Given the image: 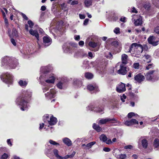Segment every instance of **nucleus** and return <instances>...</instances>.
I'll return each instance as SVG.
<instances>
[{
  "mask_svg": "<svg viewBox=\"0 0 159 159\" xmlns=\"http://www.w3.org/2000/svg\"><path fill=\"white\" fill-rule=\"evenodd\" d=\"M31 94V92L30 91L24 90L16 99V104L20 106V109L22 111L26 110L28 108L29 106L27 103L30 100Z\"/></svg>",
  "mask_w": 159,
  "mask_h": 159,
  "instance_id": "1",
  "label": "nucleus"
},
{
  "mask_svg": "<svg viewBox=\"0 0 159 159\" xmlns=\"http://www.w3.org/2000/svg\"><path fill=\"white\" fill-rule=\"evenodd\" d=\"M18 65V61L14 58L6 56L2 59V65L8 66L10 69H15Z\"/></svg>",
  "mask_w": 159,
  "mask_h": 159,
  "instance_id": "2",
  "label": "nucleus"
},
{
  "mask_svg": "<svg viewBox=\"0 0 159 159\" xmlns=\"http://www.w3.org/2000/svg\"><path fill=\"white\" fill-rule=\"evenodd\" d=\"M46 67H43L41 68V71L43 73V75H41L39 77V79H41L43 78V77H45V78H48V79L46 80L45 82L48 83H54L55 81V77L53 75L51 76H48V75L46 74V72H48V71H46L43 70L46 69Z\"/></svg>",
  "mask_w": 159,
  "mask_h": 159,
  "instance_id": "3",
  "label": "nucleus"
},
{
  "mask_svg": "<svg viewBox=\"0 0 159 159\" xmlns=\"http://www.w3.org/2000/svg\"><path fill=\"white\" fill-rule=\"evenodd\" d=\"M1 78L2 81L6 84H12V76L10 73L6 72L2 74L1 75Z\"/></svg>",
  "mask_w": 159,
  "mask_h": 159,
  "instance_id": "4",
  "label": "nucleus"
},
{
  "mask_svg": "<svg viewBox=\"0 0 159 159\" xmlns=\"http://www.w3.org/2000/svg\"><path fill=\"white\" fill-rule=\"evenodd\" d=\"M77 44L75 43H71L70 45L69 43L65 44L62 47L65 53L72 52L74 51L75 48H76Z\"/></svg>",
  "mask_w": 159,
  "mask_h": 159,
  "instance_id": "5",
  "label": "nucleus"
},
{
  "mask_svg": "<svg viewBox=\"0 0 159 159\" xmlns=\"http://www.w3.org/2000/svg\"><path fill=\"white\" fill-rule=\"evenodd\" d=\"M138 50L139 44L135 43L131 44L129 47V50L127 52L131 53L134 56L138 57L137 55H139L137 54V52L138 51Z\"/></svg>",
  "mask_w": 159,
  "mask_h": 159,
  "instance_id": "6",
  "label": "nucleus"
},
{
  "mask_svg": "<svg viewBox=\"0 0 159 159\" xmlns=\"http://www.w3.org/2000/svg\"><path fill=\"white\" fill-rule=\"evenodd\" d=\"M53 152L54 155L57 159H67L69 158H72L74 156L76 153L74 151L71 155H67L64 157H62L59 155V152L57 149H54Z\"/></svg>",
  "mask_w": 159,
  "mask_h": 159,
  "instance_id": "7",
  "label": "nucleus"
},
{
  "mask_svg": "<svg viewBox=\"0 0 159 159\" xmlns=\"http://www.w3.org/2000/svg\"><path fill=\"white\" fill-rule=\"evenodd\" d=\"M87 109L89 110L97 112H101L104 110V106L103 105H101L98 107H95L91 105L88 106Z\"/></svg>",
  "mask_w": 159,
  "mask_h": 159,
  "instance_id": "8",
  "label": "nucleus"
},
{
  "mask_svg": "<svg viewBox=\"0 0 159 159\" xmlns=\"http://www.w3.org/2000/svg\"><path fill=\"white\" fill-rule=\"evenodd\" d=\"M107 122L114 123H119V122L114 118H113L112 119L107 118L100 120L99 123L100 124H104Z\"/></svg>",
  "mask_w": 159,
  "mask_h": 159,
  "instance_id": "9",
  "label": "nucleus"
},
{
  "mask_svg": "<svg viewBox=\"0 0 159 159\" xmlns=\"http://www.w3.org/2000/svg\"><path fill=\"white\" fill-rule=\"evenodd\" d=\"M57 87L60 89H64L67 86V83L66 80L62 78L58 81V83L56 84Z\"/></svg>",
  "mask_w": 159,
  "mask_h": 159,
  "instance_id": "10",
  "label": "nucleus"
},
{
  "mask_svg": "<svg viewBox=\"0 0 159 159\" xmlns=\"http://www.w3.org/2000/svg\"><path fill=\"white\" fill-rule=\"evenodd\" d=\"M138 143L139 144H141L143 147L146 149L148 146V141L144 137H141L139 139Z\"/></svg>",
  "mask_w": 159,
  "mask_h": 159,
  "instance_id": "11",
  "label": "nucleus"
},
{
  "mask_svg": "<svg viewBox=\"0 0 159 159\" xmlns=\"http://www.w3.org/2000/svg\"><path fill=\"white\" fill-rule=\"evenodd\" d=\"M8 33L10 38H17L19 36L18 31L14 28H13L11 32V30L9 29L8 30Z\"/></svg>",
  "mask_w": 159,
  "mask_h": 159,
  "instance_id": "12",
  "label": "nucleus"
},
{
  "mask_svg": "<svg viewBox=\"0 0 159 159\" xmlns=\"http://www.w3.org/2000/svg\"><path fill=\"white\" fill-rule=\"evenodd\" d=\"M133 18H135L134 20L135 25L139 26L142 24V20L141 16L139 15H134Z\"/></svg>",
  "mask_w": 159,
  "mask_h": 159,
  "instance_id": "13",
  "label": "nucleus"
},
{
  "mask_svg": "<svg viewBox=\"0 0 159 159\" xmlns=\"http://www.w3.org/2000/svg\"><path fill=\"white\" fill-rule=\"evenodd\" d=\"M154 70H150L145 75L146 79L149 80L154 81V73L155 72Z\"/></svg>",
  "mask_w": 159,
  "mask_h": 159,
  "instance_id": "14",
  "label": "nucleus"
},
{
  "mask_svg": "<svg viewBox=\"0 0 159 159\" xmlns=\"http://www.w3.org/2000/svg\"><path fill=\"white\" fill-rule=\"evenodd\" d=\"M56 93V92L55 89H51L49 92L45 94V96L47 99H50L55 97Z\"/></svg>",
  "mask_w": 159,
  "mask_h": 159,
  "instance_id": "15",
  "label": "nucleus"
},
{
  "mask_svg": "<svg viewBox=\"0 0 159 159\" xmlns=\"http://www.w3.org/2000/svg\"><path fill=\"white\" fill-rule=\"evenodd\" d=\"M144 79L145 77L141 74H139L135 75L134 77V80L138 83H141Z\"/></svg>",
  "mask_w": 159,
  "mask_h": 159,
  "instance_id": "16",
  "label": "nucleus"
},
{
  "mask_svg": "<svg viewBox=\"0 0 159 159\" xmlns=\"http://www.w3.org/2000/svg\"><path fill=\"white\" fill-rule=\"evenodd\" d=\"M52 146L51 145H48L46 147V148L45 150V153L49 157L52 158Z\"/></svg>",
  "mask_w": 159,
  "mask_h": 159,
  "instance_id": "17",
  "label": "nucleus"
},
{
  "mask_svg": "<svg viewBox=\"0 0 159 159\" xmlns=\"http://www.w3.org/2000/svg\"><path fill=\"white\" fill-rule=\"evenodd\" d=\"M156 38L153 36H150L148 39V43L153 46H156L158 44V41L156 40Z\"/></svg>",
  "mask_w": 159,
  "mask_h": 159,
  "instance_id": "18",
  "label": "nucleus"
},
{
  "mask_svg": "<svg viewBox=\"0 0 159 159\" xmlns=\"http://www.w3.org/2000/svg\"><path fill=\"white\" fill-rule=\"evenodd\" d=\"M116 90L117 92L120 93L125 91L126 90L125 84L121 83L120 84L116 87Z\"/></svg>",
  "mask_w": 159,
  "mask_h": 159,
  "instance_id": "19",
  "label": "nucleus"
},
{
  "mask_svg": "<svg viewBox=\"0 0 159 159\" xmlns=\"http://www.w3.org/2000/svg\"><path fill=\"white\" fill-rule=\"evenodd\" d=\"M148 48L146 44H143V45L139 44V50L137 52V54L139 55L142 53L143 50L147 51Z\"/></svg>",
  "mask_w": 159,
  "mask_h": 159,
  "instance_id": "20",
  "label": "nucleus"
},
{
  "mask_svg": "<svg viewBox=\"0 0 159 159\" xmlns=\"http://www.w3.org/2000/svg\"><path fill=\"white\" fill-rule=\"evenodd\" d=\"M127 72L126 67L124 66L122 64L120 65V69L117 71V73L124 75L126 74Z\"/></svg>",
  "mask_w": 159,
  "mask_h": 159,
  "instance_id": "21",
  "label": "nucleus"
},
{
  "mask_svg": "<svg viewBox=\"0 0 159 159\" xmlns=\"http://www.w3.org/2000/svg\"><path fill=\"white\" fill-rule=\"evenodd\" d=\"M43 42L46 46H48L51 44L52 43V39L48 36H44L43 38Z\"/></svg>",
  "mask_w": 159,
  "mask_h": 159,
  "instance_id": "22",
  "label": "nucleus"
},
{
  "mask_svg": "<svg viewBox=\"0 0 159 159\" xmlns=\"http://www.w3.org/2000/svg\"><path fill=\"white\" fill-rule=\"evenodd\" d=\"M100 44L99 43H95L93 41H90L89 43V45L90 47L93 48H95L96 47H97L99 48ZM98 48L95 51H98Z\"/></svg>",
  "mask_w": 159,
  "mask_h": 159,
  "instance_id": "23",
  "label": "nucleus"
},
{
  "mask_svg": "<svg viewBox=\"0 0 159 159\" xmlns=\"http://www.w3.org/2000/svg\"><path fill=\"white\" fill-rule=\"evenodd\" d=\"M48 121L50 125H55L57 122V119L53 116H52L50 118V120H48Z\"/></svg>",
  "mask_w": 159,
  "mask_h": 159,
  "instance_id": "24",
  "label": "nucleus"
},
{
  "mask_svg": "<svg viewBox=\"0 0 159 159\" xmlns=\"http://www.w3.org/2000/svg\"><path fill=\"white\" fill-rule=\"evenodd\" d=\"M128 56L125 54H123L121 55V61L123 64H126L128 61Z\"/></svg>",
  "mask_w": 159,
  "mask_h": 159,
  "instance_id": "25",
  "label": "nucleus"
},
{
  "mask_svg": "<svg viewBox=\"0 0 159 159\" xmlns=\"http://www.w3.org/2000/svg\"><path fill=\"white\" fill-rule=\"evenodd\" d=\"M29 33L31 35L34 36L37 39L39 40V34L37 31L31 29L30 30Z\"/></svg>",
  "mask_w": 159,
  "mask_h": 159,
  "instance_id": "26",
  "label": "nucleus"
},
{
  "mask_svg": "<svg viewBox=\"0 0 159 159\" xmlns=\"http://www.w3.org/2000/svg\"><path fill=\"white\" fill-rule=\"evenodd\" d=\"M63 143L68 146H70L72 145L71 141L68 138H65L63 139Z\"/></svg>",
  "mask_w": 159,
  "mask_h": 159,
  "instance_id": "27",
  "label": "nucleus"
},
{
  "mask_svg": "<svg viewBox=\"0 0 159 159\" xmlns=\"http://www.w3.org/2000/svg\"><path fill=\"white\" fill-rule=\"evenodd\" d=\"M93 0H84V4L85 6L88 7L92 6Z\"/></svg>",
  "mask_w": 159,
  "mask_h": 159,
  "instance_id": "28",
  "label": "nucleus"
},
{
  "mask_svg": "<svg viewBox=\"0 0 159 159\" xmlns=\"http://www.w3.org/2000/svg\"><path fill=\"white\" fill-rule=\"evenodd\" d=\"M93 129L96 130L97 132H100L101 131L102 129L99 125H97L95 123L93 124Z\"/></svg>",
  "mask_w": 159,
  "mask_h": 159,
  "instance_id": "29",
  "label": "nucleus"
},
{
  "mask_svg": "<svg viewBox=\"0 0 159 159\" xmlns=\"http://www.w3.org/2000/svg\"><path fill=\"white\" fill-rule=\"evenodd\" d=\"M98 87L93 86L91 84L88 85L87 86V89L89 91L94 90V91H98Z\"/></svg>",
  "mask_w": 159,
  "mask_h": 159,
  "instance_id": "30",
  "label": "nucleus"
},
{
  "mask_svg": "<svg viewBox=\"0 0 159 159\" xmlns=\"http://www.w3.org/2000/svg\"><path fill=\"white\" fill-rule=\"evenodd\" d=\"M96 143L95 142H90L87 144H86V147H84V148L85 149H89L90 148H91L92 146L94 145Z\"/></svg>",
  "mask_w": 159,
  "mask_h": 159,
  "instance_id": "31",
  "label": "nucleus"
},
{
  "mask_svg": "<svg viewBox=\"0 0 159 159\" xmlns=\"http://www.w3.org/2000/svg\"><path fill=\"white\" fill-rule=\"evenodd\" d=\"M153 146L156 148L159 147V139L156 138L153 141Z\"/></svg>",
  "mask_w": 159,
  "mask_h": 159,
  "instance_id": "32",
  "label": "nucleus"
},
{
  "mask_svg": "<svg viewBox=\"0 0 159 159\" xmlns=\"http://www.w3.org/2000/svg\"><path fill=\"white\" fill-rule=\"evenodd\" d=\"M110 40L111 41V44L112 45L116 47H117L119 45V43L118 41L116 40L112 41L113 40V39L112 38L110 39Z\"/></svg>",
  "mask_w": 159,
  "mask_h": 159,
  "instance_id": "33",
  "label": "nucleus"
},
{
  "mask_svg": "<svg viewBox=\"0 0 159 159\" xmlns=\"http://www.w3.org/2000/svg\"><path fill=\"white\" fill-rule=\"evenodd\" d=\"M28 83V82L26 81H23V80H20L19 82V85L22 87H25L26 86Z\"/></svg>",
  "mask_w": 159,
  "mask_h": 159,
  "instance_id": "34",
  "label": "nucleus"
},
{
  "mask_svg": "<svg viewBox=\"0 0 159 159\" xmlns=\"http://www.w3.org/2000/svg\"><path fill=\"white\" fill-rule=\"evenodd\" d=\"M85 76L87 79H90L93 78V75L90 73L87 72L85 73Z\"/></svg>",
  "mask_w": 159,
  "mask_h": 159,
  "instance_id": "35",
  "label": "nucleus"
},
{
  "mask_svg": "<svg viewBox=\"0 0 159 159\" xmlns=\"http://www.w3.org/2000/svg\"><path fill=\"white\" fill-rule=\"evenodd\" d=\"M73 83L74 84L78 86L81 84V81L77 79H74L73 80Z\"/></svg>",
  "mask_w": 159,
  "mask_h": 159,
  "instance_id": "36",
  "label": "nucleus"
},
{
  "mask_svg": "<svg viewBox=\"0 0 159 159\" xmlns=\"http://www.w3.org/2000/svg\"><path fill=\"white\" fill-rule=\"evenodd\" d=\"M100 139L103 142H105L107 140V138L105 135L103 134L100 136Z\"/></svg>",
  "mask_w": 159,
  "mask_h": 159,
  "instance_id": "37",
  "label": "nucleus"
},
{
  "mask_svg": "<svg viewBox=\"0 0 159 159\" xmlns=\"http://www.w3.org/2000/svg\"><path fill=\"white\" fill-rule=\"evenodd\" d=\"M49 143L51 144H52L55 146L56 147H57L59 146L60 144L59 143H58L55 141H54L52 140H50L49 141Z\"/></svg>",
  "mask_w": 159,
  "mask_h": 159,
  "instance_id": "38",
  "label": "nucleus"
},
{
  "mask_svg": "<svg viewBox=\"0 0 159 159\" xmlns=\"http://www.w3.org/2000/svg\"><path fill=\"white\" fill-rule=\"evenodd\" d=\"M138 116V115L137 114H135L134 112H130L128 114V117L129 118H131L132 117L134 116Z\"/></svg>",
  "mask_w": 159,
  "mask_h": 159,
  "instance_id": "39",
  "label": "nucleus"
},
{
  "mask_svg": "<svg viewBox=\"0 0 159 159\" xmlns=\"http://www.w3.org/2000/svg\"><path fill=\"white\" fill-rule=\"evenodd\" d=\"M126 157V155L125 154H121L119 155V159H125Z\"/></svg>",
  "mask_w": 159,
  "mask_h": 159,
  "instance_id": "40",
  "label": "nucleus"
},
{
  "mask_svg": "<svg viewBox=\"0 0 159 159\" xmlns=\"http://www.w3.org/2000/svg\"><path fill=\"white\" fill-rule=\"evenodd\" d=\"M130 121L131 122V124L132 125H133L134 124H138V121H137V120L134 119H132L130 120Z\"/></svg>",
  "mask_w": 159,
  "mask_h": 159,
  "instance_id": "41",
  "label": "nucleus"
},
{
  "mask_svg": "<svg viewBox=\"0 0 159 159\" xmlns=\"http://www.w3.org/2000/svg\"><path fill=\"white\" fill-rule=\"evenodd\" d=\"M28 23L29 25V26L31 28H32L34 26V23L31 20H29L28 21Z\"/></svg>",
  "mask_w": 159,
  "mask_h": 159,
  "instance_id": "42",
  "label": "nucleus"
},
{
  "mask_svg": "<svg viewBox=\"0 0 159 159\" xmlns=\"http://www.w3.org/2000/svg\"><path fill=\"white\" fill-rule=\"evenodd\" d=\"M139 63H134L133 65V67L135 69H138L139 66Z\"/></svg>",
  "mask_w": 159,
  "mask_h": 159,
  "instance_id": "43",
  "label": "nucleus"
},
{
  "mask_svg": "<svg viewBox=\"0 0 159 159\" xmlns=\"http://www.w3.org/2000/svg\"><path fill=\"white\" fill-rule=\"evenodd\" d=\"M125 124L128 126H129L132 125L130 120L125 121Z\"/></svg>",
  "mask_w": 159,
  "mask_h": 159,
  "instance_id": "44",
  "label": "nucleus"
},
{
  "mask_svg": "<svg viewBox=\"0 0 159 159\" xmlns=\"http://www.w3.org/2000/svg\"><path fill=\"white\" fill-rule=\"evenodd\" d=\"M150 56L148 55H145L144 56V57L146 59L149 60V61H148V62H149L150 61Z\"/></svg>",
  "mask_w": 159,
  "mask_h": 159,
  "instance_id": "45",
  "label": "nucleus"
},
{
  "mask_svg": "<svg viewBox=\"0 0 159 159\" xmlns=\"http://www.w3.org/2000/svg\"><path fill=\"white\" fill-rule=\"evenodd\" d=\"M82 52V54H81V55L83 57L87 56V54L85 52H84L82 50H79L78 51V52Z\"/></svg>",
  "mask_w": 159,
  "mask_h": 159,
  "instance_id": "46",
  "label": "nucleus"
},
{
  "mask_svg": "<svg viewBox=\"0 0 159 159\" xmlns=\"http://www.w3.org/2000/svg\"><path fill=\"white\" fill-rule=\"evenodd\" d=\"M89 61H85L83 62V65H85V67L86 68L89 65Z\"/></svg>",
  "mask_w": 159,
  "mask_h": 159,
  "instance_id": "47",
  "label": "nucleus"
},
{
  "mask_svg": "<svg viewBox=\"0 0 159 159\" xmlns=\"http://www.w3.org/2000/svg\"><path fill=\"white\" fill-rule=\"evenodd\" d=\"M11 39V42L12 43L14 46H16V43L15 41V39L13 38H10Z\"/></svg>",
  "mask_w": 159,
  "mask_h": 159,
  "instance_id": "48",
  "label": "nucleus"
},
{
  "mask_svg": "<svg viewBox=\"0 0 159 159\" xmlns=\"http://www.w3.org/2000/svg\"><path fill=\"white\" fill-rule=\"evenodd\" d=\"M144 7L146 10H148L150 7V6L149 4L146 3L144 5Z\"/></svg>",
  "mask_w": 159,
  "mask_h": 159,
  "instance_id": "49",
  "label": "nucleus"
},
{
  "mask_svg": "<svg viewBox=\"0 0 159 159\" xmlns=\"http://www.w3.org/2000/svg\"><path fill=\"white\" fill-rule=\"evenodd\" d=\"M115 33L116 34L120 33V29L119 28H116L114 30Z\"/></svg>",
  "mask_w": 159,
  "mask_h": 159,
  "instance_id": "50",
  "label": "nucleus"
},
{
  "mask_svg": "<svg viewBox=\"0 0 159 159\" xmlns=\"http://www.w3.org/2000/svg\"><path fill=\"white\" fill-rule=\"evenodd\" d=\"M8 157V155L6 153H4L2 156L1 159H6Z\"/></svg>",
  "mask_w": 159,
  "mask_h": 159,
  "instance_id": "51",
  "label": "nucleus"
},
{
  "mask_svg": "<svg viewBox=\"0 0 159 159\" xmlns=\"http://www.w3.org/2000/svg\"><path fill=\"white\" fill-rule=\"evenodd\" d=\"M78 3V2L77 1H73L70 3V4L71 5H77Z\"/></svg>",
  "mask_w": 159,
  "mask_h": 159,
  "instance_id": "52",
  "label": "nucleus"
},
{
  "mask_svg": "<svg viewBox=\"0 0 159 159\" xmlns=\"http://www.w3.org/2000/svg\"><path fill=\"white\" fill-rule=\"evenodd\" d=\"M154 32L157 34H159V26L156 27L154 29Z\"/></svg>",
  "mask_w": 159,
  "mask_h": 159,
  "instance_id": "53",
  "label": "nucleus"
},
{
  "mask_svg": "<svg viewBox=\"0 0 159 159\" xmlns=\"http://www.w3.org/2000/svg\"><path fill=\"white\" fill-rule=\"evenodd\" d=\"M126 98V96L124 94H123L122 96L121 97V100L123 102H124L125 101V99Z\"/></svg>",
  "mask_w": 159,
  "mask_h": 159,
  "instance_id": "54",
  "label": "nucleus"
},
{
  "mask_svg": "<svg viewBox=\"0 0 159 159\" xmlns=\"http://www.w3.org/2000/svg\"><path fill=\"white\" fill-rule=\"evenodd\" d=\"M21 15L23 17L25 20H27L28 19L27 17L25 15L22 13H21Z\"/></svg>",
  "mask_w": 159,
  "mask_h": 159,
  "instance_id": "55",
  "label": "nucleus"
},
{
  "mask_svg": "<svg viewBox=\"0 0 159 159\" xmlns=\"http://www.w3.org/2000/svg\"><path fill=\"white\" fill-rule=\"evenodd\" d=\"M80 36L79 35H75L74 37V39L76 40L77 41L79 40L80 39Z\"/></svg>",
  "mask_w": 159,
  "mask_h": 159,
  "instance_id": "56",
  "label": "nucleus"
},
{
  "mask_svg": "<svg viewBox=\"0 0 159 159\" xmlns=\"http://www.w3.org/2000/svg\"><path fill=\"white\" fill-rule=\"evenodd\" d=\"M152 64H149L146 67V69L147 70H149L152 67Z\"/></svg>",
  "mask_w": 159,
  "mask_h": 159,
  "instance_id": "57",
  "label": "nucleus"
},
{
  "mask_svg": "<svg viewBox=\"0 0 159 159\" xmlns=\"http://www.w3.org/2000/svg\"><path fill=\"white\" fill-rule=\"evenodd\" d=\"M103 150L105 152H109L110 151L111 149L110 148H109L105 147L103 148Z\"/></svg>",
  "mask_w": 159,
  "mask_h": 159,
  "instance_id": "58",
  "label": "nucleus"
},
{
  "mask_svg": "<svg viewBox=\"0 0 159 159\" xmlns=\"http://www.w3.org/2000/svg\"><path fill=\"white\" fill-rule=\"evenodd\" d=\"M133 148V147L131 145H128L127 146H126L125 147V148L127 149H131Z\"/></svg>",
  "mask_w": 159,
  "mask_h": 159,
  "instance_id": "59",
  "label": "nucleus"
},
{
  "mask_svg": "<svg viewBox=\"0 0 159 159\" xmlns=\"http://www.w3.org/2000/svg\"><path fill=\"white\" fill-rule=\"evenodd\" d=\"M88 56L91 58H92L94 57L93 53L91 52H88Z\"/></svg>",
  "mask_w": 159,
  "mask_h": 159,
  "instance_id": "60",
  "label": "nucleus"
},
{
  "mask_svg": "<svg viewBox=\"0 0 159 159\" xmlns=\"http://www.w3.org/2000/svg\"><path fill=\"white\" fill-rule=\"evenodd\" d=\"M89 21V19H86L84 21V25H87L88 21Z\"/></svg>",
  "mask_w": 159,
  "mask_h": 159,
  "instance_id": "61",
  "label": "nucleus"
},
{
  "mask_svg": "<svg viewBox=\"0 0 159 159\" xmlns=\"http://www.w3.org/2000/svg\"><path fill=\"white\" fill-rule=\"evenodd\" d=\"M131 11L133 12V13H137L138 12L136 9V8L134 7H133L132 8V10Z\"/></svg>",
  "mask_w": 159,
  "mask_h": 159,
  "instance_id": "62",
  "label": "nucleus"
},
{
  "mask_svg": "<svg viewBox=\"0 0 159 159\" xmlns=\"http://www.w3.org/2000/svg\"><path fill=\"white\" fill-rule=\"evenodd\" d=\"M107 58L111 59L113 58L111 52H109V55L107 57Z\"/></svg>",
  "mask_w": 159,
  "mask_h": 159,
  "instance_id": "63",
  "label": "nucleus"
},
{
  "mask_svg": "<svg viewBox=\"0 0 159 159\" xmlns=\"http://www.w3.org/2000/svg\"><path fill=\"white\" fill-rule=\"evenodd\" d=\"M84 44V42L83 41H80L79 43V45L82 46Z\"/></svg>",
  "mask_w": 159,
  "mask_h": 159,
  "instance_id": "64",
  "label": "nucleus"
}]
</instances>
